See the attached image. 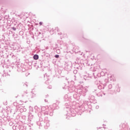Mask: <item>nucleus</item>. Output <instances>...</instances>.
I'll return each instance as SVG.
<instances>
[{
    "label": "nucleus",
    "instance_id": "nucleus-1",
    "mask_svg": "<svg viewBox=\"0 0 130 130\" xmlns=\"http://www.w3.org/2000/svg\"><path fill=\"white\" fill-rule=\"evenodd\" d=\"M34 58L36 60L39 58V56H38V55H35L34 56Z\"/></svg>",
    "mask_w": 130,
    "mask_h": 130
},
{
    "label": "nucleus",
    "instance_id": "nucleus-2",
    "mask_svg": "<svg viewBox=\"0 0 130 130\" xmlns=\"http://www.w3.org/2000/svg\"><path fill=\"white\" fill-rule=\"evenodd\" d=\"M55 57H56V58H58V57H59V55H56L55 56Z\"/></svg>",
    "mask_w": 130,
    "mask_h": 130
},
{
    "label": "nucleus",
    "instance_id": "nucleus-3",
    "mask_svg": "<svg viewBox=\"0 0 130 130\" xmlns=\"http://www.w3.org/2000/svg\"><path fill=\"white\" fill-rule=\"evenodd\" d=\"M13 30H14V31H16V28L15 27H12Z\"/></svg>",
    "mask_w": 130,
    "mask_h": 130
},
{
    "label": "nucleus",
    "instance_id": "nucleus-4",
    "mask_svg": "<svg viewBox=\"0 0 130 130\" xmlns=\"http://www.w3.org/2000/svg\"><path fill=\"white\" fill-rule=\"evenodd\" d=\"M40 25H42V22H40Z\"/></svg>",
    "mask_w": 130,
    "mask_h": 130
}]
</instances>
